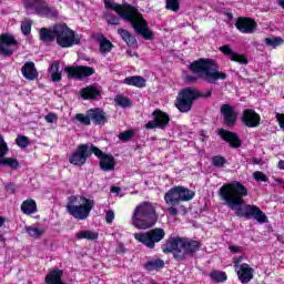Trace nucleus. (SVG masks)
<instances>
[{"label":"nucleus","mask_w":284,"mask_h":284,"mask_svg":"<svg viewBox=\"0 0 284 284\" xmlns=\"http://www.w3.org/2000/svg\"><path fill=\"white\" fill-rule=\"evenodd\" d=\"M242 122L246 128H258L261 125V115L252 109H246L243 111Z\"/></svg>","instance_id":"21"},{"label":"nucleus","mask_w":284,"mask_h":284,"mask_svg":"<svg viewBox=\"0 0 284 284\" xmlns=\"http://www.w3.org/2000/svg\"><path fill=\"white\" fill-rule=\"evenodd\" d=\"M64 72L68 75V79H78L79 81H83V79H88V77H92L94 74V68L91 67H65Z\"/></svg>","instance_id":"14"},{"label":"nucleus","mask_w":284,"mask_h":284,"mask_svg":"<svg viewBox=\"0 0 284 284\" xmlns=\"http://www.w3.org/2000/svg\"><path fill=\"white\" fill-rule=\"evenodd\" d=\"M212 97V91L201 92L195 88H185L183 89L176 98L175 108L180 110V112L186 113L192 110V105L196 99H210Z\"/></svg>","instance_id":"7"},{"label":"nucleus","mask_w":284,"mask_h":284,"mask_svg":"<svg viewBox=\"0 0 284 284\" xmlns=\"http://www.w3.org/2000/svg\"><path fill=\"white\" fill-rule=\"evenodd\" d=\"M112 48H114V44H112L108 38L102 36L100 39V52L102 54H108V52H112Z\"/></svg>","instance_id":"36"},{"label":"nucleus","mask_w":284,"mask_h":284,"mask_svg":"<svg viewBox=\"0 0 284 284\" xmlns=\"http://www.w3.org/2000/svg\"><path fill=\"white\" fill-rule=\"evenodd\" d=\"M89 116L95 125H105L108 121V115L99 108L89 110Z\"/></svg>","instance_id":"23"},{"label":"nucleus","mask_w":284,"mask_h":284,"mask_svg":"<svg viewBox=\"0 0 284 284\" xmlns=\"http://www.w3.org/2000/svg\"><path fill=\"white\" fill-rule=\"evenodd\" d=\"M16 145L22 150L28 148V145H30V138L26 135H18L16 139Z\"/></svg>","instance_id":"41"},{"label":"nucleus","mask_w":284,"mask_h":284,"mask_svg":"<svg viewBox=\"0 0 284 284\" xmlns=\"http://www.w3.org/2000/svg\"><path fill=\"white\" fill-rule=\"evenodd\" d=\"M253 165H261V159L254 158L253 159Z\"/></svg>","instance_id":"53"},{"label":"nucleus","mask_w":284,"mask_h":284,"mask_svg":"<svg viewBox=\"0 0 284 284\" xmlns=\"http://www.w3.org/2000/svg\"><path fill=\"white\" fill-rule=\"evenodd\" d=\"M221 201L226 203L230 210H235L236 216H244L245 219H255L257 223H265L267 215L256 205L245 203L243 199L247 196V187L239 181L224 184L219 190Z\"/></svg>","instance_id":"1"},{"label":"nucleus","mask_w":284,"mask_h":284,"mask_svg":"<svg viewBox=\"0 0 284 284\" xmlns=\"http://www.w3.org/2000/svg\"><path fill=\"white\" fill-rule=\"evenodd\" d=\"M241 260L235 258L234 260V267L237 270V278L241 281L242 284H247L252 278H254V268L252 266H248V264H241L239 266Z\"/></svg>","instance_id":"16"},{"label":"nucleus","mask_w":284,"mask_h":284,"mask_svg":"<svg viewBox=\"0 0 284 284\" xmlns=\"http://www.w3.org/2000/svg\"><path fill=\"white\" fill-rule=\"evenodd\" d=\"M126 54H128L129 57H134V54H136V53H132V51H126Z\"/></svg>","instance_id":"58"},{"label":"nucleus","mask_w":284,"mask_h":284,"mask_svg":"<svg viewBox=\"0 0 284 284\" xmlns=\"http://www.w3.org/2000/svg\"><path fill=\"white\" fill-rule=\"evenodd\" d=\"M201 250V242L187 237H170L162 246L164 254H172L179 263L194 256Z\"/></svg>","instance_id":"4"},{"label":"nucleus","mask_w":284,"mask_h":284,"mask_svg":"<svg viewBox=\"0 0 284 284\" xmlns=\"http://www.w3.org/2000/svg\"><path fill=\"white\" fill-rule=\"evenodd\" d=\"M104 8L106 10H113L116 12L120 19L131 23L133 30L138 34H141V37H143V39L146 41H152V39H154V33H152V31H150L148 28V21L143 19V16L141 12H139L138 8L132 7V4H128L124 8L122 4L112 2L111 0H104Z\"/></svg>","instance_id":"2"},{"label":"nucleus","mask_w":284,"mask_h":284,"mask_svg":"<svg viewBox=\"0 0 284 284\" xmlns=\"http://www.w3.org/2000/svg\"><path fill=\"white\" fill-rule=\"evenodd\" d=\"M219 136H221L222 141H225V143H229L230 148L233 150H236L243 145V140L239 136V134L227 131L225 129H220L217 131Z\"/></svg>","instance_id":"19"},{"label":"nucleus","mask_w":284,"mask_h":284,"mask_svg":"<svg viewBox=\"0 0 284 284\" xmlns=\"http://www.w3.org/2000/svg\"><path fill=\"white\" fill-rule=\"evenodd\" d=\"M133 236L138 243L149 247V250H154V247H156V243H161V241L165 239V230L155 227L146 232L134 233Z\"/></svg>","instance_id":"9"},{"label":"nucleus","mask_w":284,"mask_h":284,"mask_svg":"<svg viewBox=\"0 0 284 284\" xmlns=\"http://www.w3.org/2000/svg\"><path fill=\"white\" fill-rule=\"evenodd\" d=\"M118 34H120L121 39H123L130 48L136 45V38H134L130 31L118 29Z\"/></svg>","instance_id":"31"},{"label":"nucleus","mask_w":284,"mask_h":284,"mask_svg":"<svg viewBox=\"0 0 284 284\" xmlns=\"http://www.w3.org/2000/svg\"><path fill=\"white\" fill-rule=\"evenodd\" d=\"M229 250L231 252H233V254H240V252H241V247L240 246H234V245L229 246Z\"/></svg>","instance_id":"52"},{"label":"nucleus","mask_w":284,"mask_h":284,"mask_svg":"<svg viewBox=\"0 0 284 284\" xmlns=\"http://www.w3.org/2000/svg\"><path fill=\"white\" fill-rule=\"evenodd\" d=\"M166 205H179L181 203V193H179V186H174L169 190L164 195Z\"/></svg>","instance_id":"24"},{"label":"nucleus","mask_w":284,"mask_h":284,"mask_svg":"<svg viewBox=\"0 0 284 284\" xmlns=\"http://www.w3.org/2000/svg\"><path fill=\"white\" fill-rule=\"evenodd\" d=\"M77 121L82 123L83 125H90L92 118H90V110L87 112V115L83 113H78L75 115Z\"/></svg>","instance_id":"43"},{"label":"nucleus","mask_w":284,"mask_h":284,"mask_svg":"<svg viewBox=\"0 0 284 284\" xmlns=\"http://www.w3.org/2000/svg\"><path fill=\"white\" fill-rule=\"evenodd\" d=\"M92 154H94V152H92V145L79 144L77 150L69 158V163L81 168V165H85L88 158L92 156Z\"/></svg>","instance_id":"11"},{"label":"nucleus","mask_w":284,"mask_h":284,"mask_svg":"<svg viewBox=\"0 0 284 284\" xmlns=\"http://www.w3.org/2000/svg\"><path fill=\"white\" fill-rule=\"evenodd\" d=\"M162 267H165V262L161 258H156V260H149L145 264H144V268L148 272H154L156 270H162Z\"/></svg>","instance_id":"30"},{"label":"nucleus","mask_w":284,"mask_h":284,"mask_svg":"<svg viewBox=\"0 0 284 284\" xmlns=\"http://www.w3.org/2000/svg\"><path fill=\"white\" fill-rule=\"evenodd\" d=\"M49 74L51 77V81H53L54 83H59V81H61L62 72L59 62L54 61L53 63H51Z\"/></svg>","instance_id":"28"},{"label":"nucleus","mask_w":284,"mask_h":284,"mask_svg":"<svg viewBox=\"0 0 284 284\" xmlns=\"http://www.w3.org/2000/svg\"><path fill=\"white\" fill-rule=\"evenodd\" d=\"M158 221L159 215L156 214V204H152V202H142L134 209L131 217V225L136 227V230H150V227L156 225Z\"/></svg>","instance_id":"5"},{"label":"nucleus","mask_w":284,"mask_h":284,"mask_svg":"<svg viewBox=\"0 0 284 284\" xmlns=\"http://www.w3.org/2000/svg\"><path fill=\"white\" fill-rule=\"evenodd\" d=\"M235 28L242 32V34H254L258 24L252 18H239L235 22Z\"/></svg>","instance_id":"18"},{"label":"nucleus","mask_w":284,"mask_h":284,"mask_svg":"<svg viewBox=\"0 0 284 284\" xmlns=\"http://www.w3.org/2000/svg\"><path fill=\"white\" fill-rule=\"evenodd\" d=\"M166 10L179 12L181 10V0H166Z\"/></svg>","instance_id":"40"},{"label":"nucleus","mask_w":284,"mask_h":284,"mask_svg":"<svg viewBox=\"0 0 284 284\" xmlns=\"http://www.w3.org/2000/svg\"><path fill=\"white\" fill-rule=\"evenodd\" d=\"M6 241V237L3 235H0V242Z\"/></svg>","instance_id":"61"},{"label":"nucleus","mask_w":284,"mask_h":284,"mask_svg":"<svg viewBox=\"0 0 284 284\" xmlns=\"http://www.w3.org/2000/svg\"><path fill=\"white\" fill-rule=\"evenodd\" d=\"M125 85H134L135 88H145V79L140 75L128 77L123 80Z\"/></svg>","instance_id":"29"},{"label":"nucleus","mask_w":284,"mask_h":284,"mask_svg":"<svg viewBox=\"0 0 284 284\" xmlns=\"http://www.w3.org/2000/svg\"><path fill=\"white\" fill-rule=\"evenodd\" d=\"M23 6L30 14H39L40 17H58L59 12L48 6L45 0H24Z\"/></svg>","instance_id":"10"},{"label":"nucleus","mask_w":284,"mask_h":284,"mask_svg":"<svg viewBox=\"0 0 284 284\" xmlns=\"http://www.w3.org/2000/svg\"><path fill=\"white\" fill-rule=\"evenodd\" d=\"M54 39H57V34L54 33V27L52 29H40V41H42L43 43H52Z\"/></svg>","instance_id":"26"},{"label":"nucleus","mask_w":284,"mask_h":284,"mask_svg":"<svg viewBox=\"0 0 284 284\" xmlns=\"http://www.w3.org/2000/svg\"><path fill=\"white\" fill-rule=\"evenodd\" d=\"M55 41L60 48H72L81 43V36L77 34L65 24L54 26Z\"/></svg>","instance_id":"8"},{"label":"nucleus","mask_w":284,"mask_h":284,"mask_svg":"<svg viewBox=\"0 0 284 284\" xmlns=\"http://www.w3.org/2000/svg\"><path fill=\"white\" fill-rule=\"evenodd\" d=\"M94 210V200L81 195H71L68 197L67 212L78 221H85L90 212Z\"/></svg>","instance_id":"6"},{"label":"nucleus","mask_w":284,"mask_h":284,"mask_svg":"<svg viewBox=\"0 0 284 284\" xmlns=\"http://www.w3.org/2000/svg\"><path fill=\"white\" fill-rule=\"evenodd\" d=\"M21 32L22 34H30L32 32V20H24L21 22Z\"/></svg>","instance_id":"44"},{"label":"nucleus","mask_w":284,"mask_h":284,"mask_svg":"<svg viewBox=\"0 0 284 284\" xmlns=\"http://www.w3.org/2000/svg\"><path fill=\"white\" fill-rule=\"evenodd\" d=\"M264 43L268 47V48H278V45H283L284 40L281 37H276V38H265Z\"/></svg>","instance_id":"38"},{"label":"nucleus","mask_w":284,"mask_h":284,"mask_svg":"<svg viewBox=\"0 0 284 284\" xmlns=\"http://www.w3.org/2000/svg\"><path fill=\"white\" fill-rule=\"evenodd\" d=\"M104 19L109 26H121V18L113 16L109 11L104 12Z\"/></svg>","instance_id":"39"},{"label":"nucleus","mask_w":284,"mask_h":284,"mask_svg":"<svg viewBox=\"0 0 284 284\" xmlns=\"http://www.w3.org/2000/svg\"><path fill=\"white\" fill-rule=\"evenodd\" d=\"M132 136H134V131H124L119 134L120 141H123L124 143H128V141H131Z\"/></svg>","instance_id":"46"},{"label":"nucleus","mask_w":284,"mask_h":284,"mask_svg":"<svg viewBox=\"0 0 284 284\" xmlns=\"http://www.w3.org/2000/svg\"><path fill=\"white\" fill-rule=\"evenodd\" d=\"M220 112L224 118V125L226 128H234L236 125V119H239V113L231 104H222Z\"/></svg>","instance_id":"17"},{"label":"nucleus","mask_w":284,"mask_h":284,"mask_svg":"<svg viewBox=\"0 0 284 284\" xmlns=\"http://www.w3.org/2000/svg\"><path fill=\"white\" fill-rule=\"evenodd\" d=\"M225 163H227V161L221 155H215L212 158V165L214 168H223Z\"/></svg>","instance_id":"45"},{"label":"nucleus","mask_w":284,"mask_h":284,"mask_svg":"<svg viewBox=\"0 0 284 284\" xmlns=\"http://www.w3.org/2000/svg\"><path fill=\"white\" fill-rule=\"evenodd\" d=\"M17 39L10 33L0 34V54L4 57H12L13 52L10 45H17Z\"/></svg>","instance_id":"20"},{"label":"nucleus","mask_w":284,"mask_h":284,"mask_svg":"<svg viewBox=\"0 0 284 284\" xmlns=\"http://www.w3.org/2000/svg\"><path fill=\"white\" fill-rule=\"evenodd\" d=\"M253 178L255 179V181L257 182H263V183H267V175H265L263 172L261 171H256L253 173Z\"/></svg>","instance_id":"47"},{"label":"nucleus","mask_w":284,"mask_h":284,"mask_svg":"<svg viewBox=\"0 0 284 284\" xmlns=\"http://www.w3.org/2000/svg\"><path fill=\"white\" fill-rule=\"evenodd\" d=\"M105 221L109 225L114 221V212L112 210L106 211Z\"/></svg>","instance_id":"50"},{"label":"nucleus","mask_w":284,"mask_h":284,"mask_svg":"<svg viewBox=\"0 0 284 284\" xmlns=\"http://www.w3.org/2000/svg\"><path fill=\"white\" fill-rule=\"evenodd\" d=\"M111 192H119V187H111Z\"/></svg>","instance_id":"59"},{"label":"nucleus","mask_w":284,"mask_h":284,"mask_svg":"<svg viewBox=\"0 0 284 284\" xmlns=\"http://www.w3.org/2000/svg\"><path fill=\"white\" fill-rule=\"evenodd\" d=\"M210 278L215 283H225L227 281V274L223 271H213L210 274Z\"/></svg>","instance_id":"37"},{"label":"nucleus","mask_w":284,"mask_h":284,"mask_svg":"<svg viewBox=\"0 0 284 284\" xmlns=\"http://www.w3.org/2000/svg\"><path fill=\"white\" fill-rule=\"evenodd\" d=\"M277 168L280 170H284V160H280L278 164H277Z\"/></svg>","instance_id":"54"},{"label":"nucleus","mask_w":284,"mask_h":284,"mask_svg":"<svg viewBox=\"0 0 284 284\" xmlns=\"http://www.w3.org/2000/svg\"><path fill=\"white\" fill-rule=\"evenodd\" d=\"M75 239H87V241H97V239H99V233L94 232V231H82L75 234Z\"/></svg>","instance_id":"35"},{"label":"nucleus","mask_w":284,"mask_h":284,"mask_svg":"<svg viewBox=\"0 0 284 284\" xmlns=\"http://www.w3.org/2000/svg\"><path fill=\"white\" fill-rule=\"evenodd\" d=\"M27 234L31 236V239L39 240L41 236L45 234V229L37 227V226H27L26 227Z\"/></svg>","instance_id":"34"},{"label":"nucleus","mask_w":284,"mask_h":284,"mask_svg":"<svg viewBox=\"0 0 284 284\" xmlns=\"http://www.w3.org/2000/svg\"><path fill=\"white\" fill-rule=\"evenodd\" d=\"M201 141H205L207 139V135L205 134V132L201 133Z\"/></svg>","instance_id":"55"},{"label":"nucleus","mask_w":284,"mask_h":284,"mask_svg":"<svg viewBox=\"0 0 284 284\" xmlns=\"http://www.w3.org/2000/svg\"><path fill=\"white\" fill-rule=\"evenodd\" d=\"M3 223H6V217L0 216V227H3Z\"/></svg>","instance_id":"56"},{"label":"nucleus","mask_w":284,"mask_h":284,"mask_svg":"<svg viewBox=\"0 0 284 284\" xmlns=\"http://www.w3.org/2000/svg\"><path fill=\"white\" fill-rule=\"evenodd\" d=\"M170 123V115L168 113L156 110L153 112V121H149L145 124L146 130H154L159 128L160 130H165Z\"/></svg>","instance_id":"15"},{"label":"nucleus","mask_w":284,"mask_h":284,"mask_svg":"<svg viewBox=\"0 0 284 284\" xmlns=\"http://www.w3.org/2000/svg\"><path fill=\"white\" fill-rule=\"evenodd\" d=\"M216 63L212 59H200L190 64V70L193 74H186L184 81L186 83H196L199 79H202L206 83H216V81L222 80L225 81L227 79V74L223 71L216 70L214 68Z\"/></svg>","instance_id":"3"},{"label":"nucleus","mask_w":284,"mask_h":284,"mask_svg":"<svg viewBox=\"0 0 284 284\" xmlns=\"http://www.w3.org/2000/svg\"><path fill=\"white\" fill-rule=\"evenodd\" d=\"M21 211L23 214H34L37 212V202L32 199H28L22 202Z\"/></svg>","instance_id":"32"},{"label":"nucleus","mask_w":284,"mask_h":284,"mask_svg":"<svg viewBox=\"0 0 284 284\" xmlns=\"http://www.w3.org/2000/svg\"><path fill=\"white\" fill-rule=\"evenodd\" d=\"M278 6H281V8L284 10V0H278Z\"/></svg>","instance_id":"57"},{"label":"nucleus","mask_w":284,"mask_h":284,"mask_svg":"<svg viewBox=\"0 0 284 284\" xmlns=\"http://www.w3.org/2000/svg\"><path fill=\"white\" fill-rule=\"evenodd\" d=\"M4 190H6V192H8V194H14V192H17V185H14V183L10 182L4 185Z\"/></svg>","instance_id":"48"},{"label":"nucleus","mask_w":284,"mask_h":284,"mask_svg":"<svg viewBox=\"0 0 284 284\" xmlns=\"http://www.w3.org/2000/svg\"><path fill=\"white\" fill-rule=\"evenodd\" d=\"M22 75L28 81H34L39 77V72H37V68H34V62H26L21 69Z\"/></svg>","instance_id":"25"},{"label":"nucleus","mask_w":284,"mask_h":284,"mask_svg":"<svg viewBox=\"0 0 284 284\" xmlns=\"http://www.w3.org/2000/svg\"><path fill=\"white\" fill-rule=\"evenodd\" d=\"M91 151L98 159H100V169L103 172H112L116 165V161L114 160V155L105 154L101 149L97 148L94 144H91Z\"/></svg>","instance_id":"12"},{"label":"nucleus","mask_w":284,"mask_h":284,"mask_svg":"<svg viewBox=\"0 0 284 284\" xmlns=\"http://www.w3.org/2000/svg\"><path fill=\"white\" fill-rule=\"evenodd\" d=\"M81 97L85 100L97 99L98 97H101V91L94 85H89L81 90Z\"/></svg>","instance_id":"27"},{"label":"nucleus","mask_w":284,"mask_h":284,"mask_svg":"<svg viewBox=\"0 0 284 284\" xmlns=\"http://www.w3.org/2000/svg\"><path fill=\"white\" fill-rule=\"evenodd\" d=\"M220 52H222V54H225V57H230V60L235 61V63H241V65H247V58L243 54L234 52L230 44H224L220 47Z\"/></svg>","instance_id":"22"},{"label":"nucleus","mask_w":284,"mask_h":284,"mask_svg":"<svg viewBox=\"0 0 284 284\" xmlns=\"http://www.w3.org/2000/svg\"><path fill=\"white\" fill-rule=\"evenodd\" d=\"M58 119L59 118L55 115V113H49L44 116V121H47V123H57Z\"/></svg>","instance_id":"49"},{"label":"nucleus","mask_w":284,"mask_h":284,"mask_svg":"<svg viewBox=\"0 0 284 284\" xmlns=\"http://www.w3.org/2000/svg\"><path fill=\"white\" fill-rule=\"evenodd\" d=\"M276 183H284V180L277 179V180H276Z\"/></svg>","instance_id":"60"},{"label":"nucleus","mask_w":284,"mask_h":284,"mask_svg":"<svg viewBox=\"0 0 284 284\" xmlns=\"http://www.w3.org/2000/svg\"><path fill=\"white\" fill-rule=\"evenodd\" d=\"M9 151L10 149H8V143H6L3 136L0 135V165H4L11 170H19L21 168L19 160L13 158H6V154H8Z\"/></svg>","instance_id":"13"},{"label":"nucleus","mask_w":284,"mask_h":284,"mask_svg":"<svg viewBox=\"0 0 284 284\" xmlns=\"http://www.w3.org/2000/svg\"><path fill=\"white\" fill-rule=\"evenodd\" d=\"M178 191L180 193L181 202L192 201V199H194V196L196 194V193H194V191H192L185 186H178Z\"/></svg>","instance_id":"33"},{"label":"nucleus","mask_w":284,"mask_h":284,"mask_svg":"<svg viewBox=\"0 0 284 284\" xmlns=\"http://www.w3.org/2000/svg\"><path fill=\"white\" fill-rule=\"evenodd\" d=\"M116 105H120L121 108H130L132 103L130 102V99H128L124 95H116L114 99Z\"/></svg>","instance_id":"42"},{"label":"nucleus","mask_w":284,"mask_h":284,"mask_svg":"<svg viewBox=\"0 0 284 284\" xmlns=\"http://www.w3.org/2000/svg\"><path fill=\"white\" fill-rule=\"evenodd\" d=\"M175 206L176 205H171L168 209V212H169L170 216H176L179 214V210Z\"/></svg>","instance_id":"51"}]
</instances>
